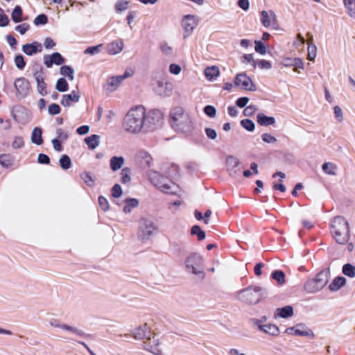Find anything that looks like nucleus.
Listing matches in <instances>:
<instances>
[{
    "mask_svg": "<svg viewBox=\"0 0 355 355\" xmlns=\"http://www.w3.org/2000/svg\"><path fill=\"white\" fill-rule=\"evenodd\" d=\"M163 115L158 110L146 112L142 106H136L130 109L125 115L123 130L130 135H139L152 132L161 127Z\"/></svg>",
    "mask_w": 355,
    "mask_h": 355,
    "instance_id": "f257e3e1",
    "label": "nucleus"
},
{
    "mask_svg": "<svg viewBox=\"0 0 355 355\" xmlns=\"http://www.w3.org/2000/svg\"><path fill=\"white\" fill-rule=\"evenodd\" d=\"M169 122L174 130L188 136L191 135L196 128L192 115L180 106L175 107L171 110Z\"/></svg>",
    "mask_w": 355,
    "mask_h": 355,
    "instance_id": "f03ea898",
    "label": "nucleus"
},
{
    "mask_svg": "<svg viewBox=\"0 0 355 355\" xmlns=\"http://www.w3.org/2000/svg\"><path fill=\"white\" fill-rule=\"evenodd\" d=\"M331 232L337 243L340 245L347 244V250L349 252L353 251L354 245L353 243L349 242L350 227L346 218L340 216L334 218L331 222Z\"/></svg>",
    "mask_w": 355,
    "mask_h": 355,
    "instance_id": "7ed1b4c3",
    "label": "nucleus"
},
{
    "mask_svg": "<svg viewBox=\"0 0 355 355\" xmlns=\"http://www.w3.org/2000/svg\"><path fill=\"white\" fill-rule=\"evenodd\" d=\"M263 288L259 286H250L235 293L236 300L246 304H257L263 295Z\"/></svg>",
    "mask_w": 355,
    "mask_h": 355,
    "instance_id": "20e7f679",
    "label": "nucleus"
},
{
    "mask_svg": "<svg viewBox=\"0 0 355 355\" xmlns=\"http://www.w3.org/2000/svg\"><path fill=\"white\" fill-rule=\"evenodd\" d=\"M147 176L151 183L164 193L175 194L178 191V185L155 171H149Z\"/></svg>",
    "mask_w": 355,
    "mask_h": 355,
    "instance_id": "39448f33",
    "label": "nucleus"
},
{
    "mask_svg": "<svg viewBox=\"0 0 355 355\" xmlns=\"http://www.w3.org/2000/svg\"><path fill=\"white\" fill-rule=\"evenodd\" d=\"M203 258L197 253L189 254L185 260V267L188 272L198 276L203 279L205 276L203 268Z\"/></svg>",
    "mask_w": 355,
    "mask_h": 355,
    "instance_id": "423d86ee",
    "label": "nucleus"
},
{
    "mask_svg": "<svg viewBox=\"0 0 355 355\" xmlns=\"http://www.w3.org/2000/svg\"><path fill=\"white\" fill-rule=\"evenodd\" d=\"M156 230V227L152 220L141 218L139 222L138 238L143 241H147L155 234Z\"/></svg>",
    "mask_w": 355,
    "mask_h": 355,
    "instance_id": "0eeeda50",
    "label": "nucleus"
},
{
    "mask_svg": "<svg viewBox=\"0 0 355 355\" xmlns=\"http://www.w3.org/2000/svg\"><path fill=\"white\" fill-rule=\"evenodd\" d=\"M49 324L51 327L59 329L69 334H72L80 338H83L86 336L85 333L83 330L74 326H71L68 324L62 322L58 319L51 318L49 321Z\"/></svg>",
    "mask_w": 355,
    "mask_h": 355,
    "instance_id": "6e6552de",
    "label": "nucleus"
},
{
    "mask_svg": "<svg viewBox=\"0 0 355 355\" xmlns=\"http://www.w3.org/2000/svg\"><path fill=\"white\" fill-rule=\"evenodd\" d=\"M234 85L241 89L254 92L257 87L252 78L245 73H238L234 81Z\"/></svg>",
    "mask_w": 355,
    "mask_h": 355,
    "instance_id": "1a4fd4ad",
    "label": "nucleus"
},
{
    "mask_svg": "<svg viewBox=\"0 0 355 355\" xmlns=\"http://www.w3.org/2000/svg\"><path fill=\"white\" fill-rule=\"evenodd\" d=\"M261 24L266 27H272L275 30H279V25L277 19V15L275 12L272 10H263L261 12Z\"/></svg>",
    "mask_w": 355,
    "mask_h": 355,
    "instance_id": "9d476101",
    "label": "nucleus"
},
{
    "mask_svg": "<svg viewBox=\"0 0 355 355\" xmlns=\"http://www.w3.org/2000/svg\"><path fill=\"white\" fill-rule=\"evenodd\" d=\"M131 76L130 73L125 71L123 75L112 76L107 78L104 89L107 92H113L117 89L121 83L128 77Z\"/></svg>",
    "mask_w": 355,
    "mask_h": 355,
    "instance_id": "9b49d317",
    "label": "nucleus"
},
{
    "mask_svg": "<svg viewBox=\"0 0 355 355\" xmlns=\"http://www.w3.org/2000/svg\"><path fill=\"white\" fill-rule=\"evenodd\" d=\"M199 19L197 16L193 15H187L184 16L182 20V26L187 33L185 37L189 36L194 29L198 26Z\"/></svg>",
    "mask_w": 355,
    "mask_h": 355,
    "instance_id": "f8f14e48",
    "label": "nucleus"
},
{
    "mask_svg": "<svg viewBox=\"0 0 355 355\" xmlns=\"http://www.w3.org/2000/svg\"><path fill=\"white\" fill-rule=\"evenodd\" d=\"M144 349L154 355H162V345L159 340L155 337L148 338L143 343Z\"/></svg>",
    "mask_w": 355,
    "mask_h": 355,
    "instance_id": "ddd939ff",
    "label": "nucleus"
},
{
    "mask_svg": "<svg viewBox=\"0 0 355 355\" xmlns=\"http://www.w3.org/2000/svg\"><path fill=\"white\" fill-rule=\"evenodd\" d=\"M155 92L162 96H169L172 94L173 86L166 80H158L154 86Z\"/></svg>",
    "mask_w": 355,
    "mask_h": 355,
    "instance_id": "4468645a",
    "label": "nucleus"
},
{
    "mask_svg": "<svg viewBox=\"0 0 355 355\" xmlns=\"http://www.w3.org/2000/svg\"><path fill=\"white\" fill-rule=\"evenodd\" d=\"M14 85L17 95L24 97L28 94L30 90V83L26 78H19L16 79Z\"/></svg>",
    "mask_w": 355,
    "mask_h": 355,
    "instance_id": "2eb2a0df",
    "label": "nucleus"
},
{
    "mask_svg": "<svg viewBox=\"0 0 355 355\" xmlns=\"http://www.w3.org/2000/svg\"><path fill=\"white\" fill-rule=\"evenodd\" d=\"M135 161L142 167H150L153 162V158L146 150H139L135 155Z\"/></svg>",
    "mask_w": 355,
    "mask_h": 355,
    "instance_id": "dca6fc26",
    "label": "nucleus"
},
{
    "mask_svg": "<svg viewBox=\"0 0 355 355\" xmlns=\"http://www.w3.org/2000/svg\"><path fill=\"white\" fill-rule=\"evenodd\" d=\"M124 49V42L121 39L114 40L106 46V51L109 55H114L120 53Z\"/></svg>",
    "mask_w": 355,
    "mask_h": 355,
    "instance_id": "f3484780",
    "label": "nucleus"
},
{
    "mask_svg": "<svg viewBox=\"0 0 355 355\" xmlns=\"http://www.w3.org/2000/svg\"><path fill=\"white\" fill-rule=\"evenodd\" d=\"M285 333L288 335L305 336L309 335V329L303 324H298L295 327L287 328Z\"/></svg>",
    "mask_w": 355,
    "mask_h": 355,
    "instance_id": "a211bd4d",
    "label": "nucleus"
},
{
    "mask_svg": "<svg viewBox=\"0 0 355 355\" xmlns=\"http://www.w3.org/2000/svg\"><path fill=\"white\" fill-rule=\"evenodd\" d=\"M64 59L60 53L55 52L50 55H45L44 58V63L46 67L50 68L53 64L60 65L63 64Z\"/></svg>",
    "mask_w": 355,
    "mask_h": 355,
    "instance_id": "6ab92c4d",
    "label": "nucleus"
},
{
    "mask_svg": "<svg viewBox=\"0 0 355 355\" xmlns=\"http://www.w3.org/2000/svg\"><path fill=\"white\" fill-rule=\"evenodd\" d=\"M294 315L293 306L288 305L282 308H277L274 312L273 317L275 319L278 318H288Z\"/></svg>",
    "mask_w": 355,
    "mask_h": 355,
    "instance_id": "aec40b11",
    "label": "nucleus"
},
{
    "mask_svg": "<svg viewBox=\"0 0 355 355\" xmlns=\"http://www.w3.org/2000/svg\"><path fill=\"white\" fill-rule=\"evenodd\" d=\"M34 78L37 83V92L42 96H45L47 94V89L46 84L44 82V73L42 71H37L34 73Z\"/></svg>",
    "mask_w": 355,
    "mask_h": 355,
    "instance_id": "412c9836",
    "label": "nucleus"
},
{
    "mask_svg": "<svg viewBox=\"0 0 355 355\" xmlns=\"http://www.w3.org/2000/svg\"><path fill=\"white\" fill-rule=\"evenodd\" d=\"M150 333V329L146 323L139 326L131 331V334L135 339L143 340Z\"/></svg>",
    "mask_w": 355,
    "mask_h": 355,
    "instance_id": "4be33fe9",
    "label": "nucleus"
},
{
    "mask_svg": "<svg viewBox=\"0 0 355 355\" xmlns=\"http://www.w3.org/2000/svg\"><path fill=\"white\" fill-rule=\"evenodd\" d=\"M328 282V275L325 271L320 272L314 278L313 284L315 291H319Z\"/></svg>",
    "mask_w": 355,
    "mask_h": 355,
    "instance_id": "5701e85b",
    "label": "nucleus"
},
{
    "mask_svg": "<svg viewBox=\"0 0 355 355\" xmlns=\"http://www.w3.org/2000/svg\"><path fill=\"white\" fill-rule=\"evenodd\" d=\"M239 164V161L236 157L232 155H230L227 157L226 165L227 170L231 175H235L239 171L237 168Z\"/></svg>",
    "mask_w": 355,
    "mask_h": 355,
    "instance_id": "b1692460",
    "label": "nucleus"
},
{
    "mask_svg": "<svg viewBox=\"0 0 355 355\" xmlns=\"http://www.w3.org/2000/svg\"><path fill=\"white\" fill-rule=\"evenodd\" d=\"M22 50L28 55H32L42 51V46L40 43L35 42L31 44H26L23 46Z\"/></svg>",
    "mask_w": 355,
    "mask_h": 355,
    "instance_id": "393cba45",
    "label": "nucleus"
},
{
    "mask_svg": "<svg viewBox=\"0 0 355 355\" xmlns=\"http://www.w3.org/2000/svg\"><path fill=\"white\" fill-rule=\"evenodd\" d=\"M207 80L213 82L220 76L219 68L216 66L207 67L204 71Z\"/></svg>",
    "mask_w": 355,
    "mask_h": 355,
    "instance_id": "a878e982",
    "label": "nucleus"
},
{
    "mask_svg": "<svg viewBox=\"0 0 355 355\" xmlns=\"http://www.w3.org/2000/svg\"><path fill=\"white\" fill-rule=\"evenodd\" d=\"M123 211L128 214L139 206V202L137 198H126L123 201Z\"/></svg>",
    "mask_w": 355,
    "mask_h": 355,
    "instance_id": "bb28decb",
    "label": "nucleus"
},
{
    "mask_svg": "<svg viewBox=\"0 0 355 355\" xmlns=\"http://www.w3.org/2000/svg\"><path fill=\"white\" fill-rule=\"evenodd\" d=\"M79 98V94L75 91H73L69 94L64 95L60 103L63 106L69 107L71 105V102H78Z\"/></svg>",
    "mask_w": 355,
    "mask_h": 355,
    "instance_id": "cd10ccee",
    "label": "nucleus"
},
{
    "mask_svg": "<svg viewBox=\"0 0 355 355\" xmlns=\"http://www.w3.org/2000/svg\"><path fill=\"white\" fill-rule=\"evenodd\" d=\"M125 159L122 156H114L110 160V166L112 171H117L124 164Z\"/></svg>",
    "mask_w": 355,
    "mask_h": 355,
    "instance_id": "c85d7f7f",
    "label": "nucleus"
},
{
    "mask_svg": "<svg viewBox=\"0 0 355 355\" xmlns=\"http://www.w3.org/2000/svg\"><path fill=\"white\" fill-rule=\"evenodd\" d=\"M347 280L343 277H337L334 279L331 283L329 285V288L331 291H337L343 286L345 285Z\"/></svg>",
    "mask_w": 355,
    "mask_h": 355,
    "instance_id": "c756f323",
    "label": "nucleus"
},
{
    "mask_svg": "<svg viewBox=\"0 0 355 355\" xmlns=\"http://www.w3.org/2000/svg\"><path fill=\"white\" fill-rule=\"evenodd\" d=\"M259 329L271 336H277L279 334V329L278 327L272 324H266L259 326Z\"/></svg>",
    "mask_w": 355,
    "mask_h": 355,
    "instance_id": "7c9ffc66",
    "label": "nucleus"
},
{
    "mask_svg": "<svg viewBox=\"0 0 355 355\" xmlns=\"http://www.w3.org/2000/svg\"><path fill=\"white\" fill-rule=\"evenodd\" d=\"M257 123L260 125L268 126L275 123V119L272 116H268L262 113L257 114Z\"/></svg>",
    "mask_w": 355,
    "mask_h": 355,
    "instance_id": "2f4dec72",
    "label": "nucleus"
},
{
    "mask_svg": "<svg viewBox=\"0 0 355 355\" xmlns=\"http://www.w3.org/2000/svg\"><path fill=\"white\" fill-rule=\"evenodd\" d=\"M343 3L347 15L355 19V0H343Z\"/></svg>",
    "mask_w": 355,
    "mask_h": 355,
    "instance_id": "473e14b6",
    "label": "nucleus"
},
{
    "mask_svg": "<svg viewBox=\"0 0 355 355\" xmlns=\"http://www.w3.org/2000/svg\"><path fill=\"white\" fill-rule=\"evenodd\" d=\"M99 139L100 137L98 135H92L89 137H86L85 139V141L87 144L89 149L94 150L99 145Z\"/></svg>",
    "mask_w": 355,
    "mask_h": 355,
    "instance_id": "72a5a7b5",
    "label": "nucleus"
},
{
    "mask_svg": "<svg viewBox=\"0 0 355 355\" xmlns=\"http://www.w3.org/2000/svg\"><path fill=\"white\" fill-rule=\"evenodd\" d=\"M42 130L40 128H35L32 132L31 141L37 145H41L43 143L42 137Z\"/></svg>",
    "mask_w": 355,
    "mask_h": 355,
    "instance_id": "f704fd0d",
    "label": "nucleus"
},
{
    "mask_svg": "<svg viewBox=\"0 0 355 355\" xmlns=\"http://www.w3.org/2000/svg\"><path fill=\"white\" fill-rule=\"evenodd\" d=\"M322 171L328 175H336L337 166L335 164L331 162H325L322 166Z\"/></svg>",
    "mask_w": 355,
    "mask_h": 355,
    "instance_id": "c9c22d12",
    "label": "nucleus"
},
{
    "mask_svg": "<svg viewBox=\"0 0 355 355\" xmlns=\"http://www.w3.org/2000/svg\"><path fill=\"white\" fill-rule=\"evenodd\" d=\"M342 272L345 275L350 278H354L355 277V266L351 263L344 264L342 268Z\"/></svg>",
    "mask_w": 355,
    "mask_h": 355,
    "instance_id": "e433bc0d",
    "label": "nucleus"
},
{
    "mask_svg": "<svg viewBox=\"0 0 355 355\" xmlns=\"http://www.w3.org/2000/svg\"><path fill=\"white\" fill-rule=\"evenodd\" d=\"M11 18L15 23L22 21V9L19 6H16L12 10Z\"/></svg>",
    "mask_w": 355,
    "mask_h": 355,
    "instance_id": "4c0bfd02",
    "label": "nucleus"
},
{
    "mask_svg": "<svg viewBox=\"0 0 355 355\" xmlns=\"http://www.w3.org/2000/svg\"><path fill=\"white\" fill-rule=\"evenodd\" d=\"M130 2L127 0H119L115 4L116 12L121 13L129 8Z\"/></svg>",
    "mask_w": 355,
    "mask_h": 355,
    "instance_id": "58836bf2",
    "label": "nucleus"
},
{
    "mask_svg": "<svg viewBox=\"0 0 355 355\" xmlns=\"http://www.w3.org/2000/svg\"><path fill=\"white\" fill-rule=\"evenodd\" d=\"M80 177L82 180L85 182V184H87L89 187H92L94 186L95 180L90 173L83 172L80 175Z\"/></svg>",
    "mask_w": 355,
    "mask_h": 355,
    "instance_id": "ea45409f",
    "label": "nucleus"
},
{
    "mask_svg": "<svg viewBox=\"0 0 355 355\" xmlns=\"http://www.w3.org/2000/svg\"><path fill=\"white\" fill-rule=\"evenodd\" d=\"M121 182L128 184L131 180L130 169L128 167L123 168L121 171Z\"/></svg>",
    "mask_w": 355,
    "mask_h": 355,
    "instance_id": "a19ab883",
    "label": "nucleus"
},
{
    "mask_svg": "<svg viewBox=\"0 0 355 355\" xmlns=\"http://www.w3.org/2000/svg\"><path fill=\"white\" fill-rule=\"evenodd\" d=\"M60 166L64 170H67L71 166V161L67 155H63L59 160Z\"/></svg>",
    "mask_w": 355,
    "mask_h": 355,
    "instance_id": "79ce46f5",
    "label": "nucleus"
},
{
    "mask_svg": "<svg viewBox=\"0 0 355 355\" xmlns=\"http://www.w3.org/2000/svg\"><path fill=\"white\" fill-rule=\"evenodd\" d=\"M55 87L59 92H64L68 90L69 85L67 80L61 78L58 80Z\"/></svg>",
    "mask_w": 355,
    "mask_h": 355,
    "instance_id": "37998d69",
    "label": "nucleus"
},
{
    "mask_svg": "<svg viewBox=\"0 0 355 355\" xmlns=\"http://www.w3.org/2000/svg\"><path fill=\"white\" fill-rule=\"evenodd\" d=\"M191 233L198 236V240L201 241L205 238V232L202 230L200 226L194 225L191 230Z\"/></svg>",
    "mask_w": 355,
    "mask_h": 355,
    "instance_id": "c03bdc74",
    "label": "nucleus"
},
{
    "mask_svg": "<svg viewBox=\"0 0 355 355\" xmlns=\"http://www.w3.org/2000/svg\"><path fill=\"white\" fill-rule=\"evenodd\" d=\"M272 277L279 284H283L285 282V275L281 270H275L272 273Z\"/></svg>",
    "mask_w": 355,
    "mask_h": 355,
    "instance_id": "a18cd8bd",
    "label": "nucleus"
},
{
    "mask_svg": "<svg viewBox=\"0 0 355 355\" xmlns=\"http://www.w3.org/2000/svg\"><path fill=\"white\" fill-rule=\"evenodd\" d=\"M60 73L67 76L71 80H73V69L69 66H62L60 68Z\"/></svg>",
    "mask_w": 355,
    "mask_h": 355,
    "instance_id": "49530a36",
    "label": "nucleus"
},
{
    "mask_svg": "<svg viewBox=\"0 0 355 355\" xmlns=\"http://www.w3.org/2000/svg\"><path fill=\"white\" fill-rule=\"evenodd\" d=\"M241 125L243 128L250 132L254 131L255 128L254 123L252 120L248 119L241 120Z\"/></svg>",
    "mask_w": 355,
    "mask_h": 355,
    "instance_id": "de8ad7c7",
    "label": "nucleus"
},
{
    "mask_svg": "<svg viewBox=\"0 0 355 355\" xmlns=\"http://www.w3.org/2000/svg\"><path fill=\"white\" fill-rule=\"evenodd\" d=\"M0 164L4 167H9L12 164V159L10 155H1L0 156Z\"/></svg>",
    "mask_w": 355,
    "mask_h": 355,
    "instance_id": "09e8293b",
    "label": "nucleus"
},
{
    "mask_svg": "<svg viewBox=\"0 0 355 355\" xmlns=\"http://www.w3.org/2000/svg\"><path fill=\"white\" fill-rule=\"evenodd\" d=\"M122 193V188L119 184H115L111 189L112 196L114 198H119L121 197Z\"/></svg>",
    "mask_w": 355,
    "mask_h": 355,
    "instance_id": "8fccbe9b",
    "label": "nucleus"
},
{
    "mask_svg": "<svg viewBox=\"0 0 355 355\" xmlns=\"http://www.w3.org/2000/svg\"><path fill=\"white\" fill-rule=\"evenodd\" d=\"M255 47L254 49L257 53L261 54V55H265L266 53V49L265 45L263 44L261 41H255Z\"/></svg>",
    "mask_w": 355,
    "mask_h": 355,
    "instance_id": "3c124183",
    "label": "nucleus"
},
{
    "mask_svg": "<svg viewBox=\"0 0 355 355\" xmlns=\"http://www.w3.org/2000/svg\"><path fill=\"white\" fill-rule=\"evenodd\" d=\"M48 21V18L47 17L44 15V14H41V15H37L35 19H34V24L35 26H38V25H44L47 23Z\"/></svg>",
    "mask_w": 355,
    "mask_h": 355,
    "instance_id": "603ef678",
    "label": "nucleus"
},
{
    "mask_svg": "<svg viewBox=\"0 0 355 355\" xmlns=\"http://www.w3.org/2000/svg\"><path fill=\"white\" fill-rule=\"evenodd\" d=\"M258 108L255 105H250L247 106L243 110V114L245 116H252L257 111Z\"/></svg>",
    "mask_w": 355,
    "mask_h": 355,
    "instance_id": "864d4df0",
    "label": "nucleus"
},
{
    "mask_svg": "<svg viewBox=\"0 0 355 355\" xmlns=\"http://www.w3.org/2000/svg\"><path fill=\"white\" fill-rule=\"evenodd\" d=\"M160 50L166 55H170L173 53V48L166 42H163L160 44Z\"/></svg>",
    "mask_w": 355,
    "mask_h": 355,
    "instance_id": "5fc2aeb1",
    "label": "nucleus"
},
{
    "mask_svg": "<svg viewBox=\"0 0 355 355\" xmlns=\"http://www.w3.org/2000/svg\"><path fill=\"white\" fill-rule=\"evenodd\" d=\"M98 204L101 208L104 211H106L110 208V204L108 202V200L107 198H105L103 196H99L98 197Z\"/></svg>",
    "mask_w": 355,
    "mask_h": 355,
    "instance_id": "6e6d98bb",
    "label": "nucleus"
},
{
    "mask_svg": "<svg viewBox=\"0 0 355 355\" xmlns=\"http://www.w3.org/2000/svg\"><path fill=\"white\" fill-rule=\"evenodd\" d=\"M257 67L261 69H270L272 67L270 62L266 60L256 61Z\"/></svg>",
    "mask_w": 355,
    "mask_h": 355,
    "instance_id": "4d7b16f0",
    "label": "nucleus"
},
{
    "mask_svg": "<svg viewBox=\"0 0 355 355\" xmlns=\"http://www.w3.org/2000/svg\"><path fill=\"white\" fill-rule=\"evenodd\" d=\"M204 112L211 118H214L216 115V110L212 105H207L204 107Z\"/></svg>",
    "mask_w": 355,
    "mask_h": 355,
    "instance_id": "13d9d810",
    "label": "nucleus"
},
{
    "mask_svg": "<svg viewBox=\"0 0 355 355\" xmlns=\"http://www.w3.org/2000/svg\"><path fill=\"white\" fill-rule=\"evenodd\" d=\"M242 62H249L252 64L254 69L257 67V62L254 61L252 54H245L242 57Z\"/></svg>",
    "mask_w": 355,
    "mask_h": 355,
    "instance_id": "bf43d9fd",
    "label": "nucleus"
},
{
    "mask_svg": "<svg viewBox=\"0 0 355 355\" xmlns=\"http://www.w3.org/2000/svg\"><path fill=\"white\" fill-rule=\"evenodd\" d=\"M261 139L264 142L268 144H274L277 141L276 137L269 133L262 134Z\"/></svg>",
    "mask_w": 355,
    "mask_h": 355,
    "instance_id": "052dcab7",
    "label": "nucleus"
},
{
    "mask_svg": "<svg viewBox=\"0 0 355 355\" xmlns=\"http://www.w3.org/2000/svg\"><path fill=\"white\" fill-rule=\"evenodd\" d=\"M304 39L300 35H298L297 37L293 41V45L297 49L300 50L304 47Z\"/></svg>",
    "mask_w": 355,
    "mask_h": 355,
    "instance_id": "680f3d73",
    "label": "nucleus"
},
{
    "mask_svg": "<svg viewBox=\"0 0 355 355\" xmlns=\"http://www.w3.org/2000/svg\"><path fill=\"white\" fill-rule=\"evenodd\" d=\"M205 133L207 136V137L209 139L214 140L217 137V132L216 131L211 128H205Z\"/></svg>",
    "mask_w": 355,
    "mask_h": 355,
    "instance_id": "e2e57ef3",
    "label": "nucleus"
},
{
    "mask_svg": "<svg viewBox=\"0 0 355 355\" xmlns=\"http://www.w3.org/2000/svg\"><path fill=\"white\" fill-rule=\"evenodd\" d=\"M181 71H182V68L178 64L173 63L169 65V72L171 74L176 75V76L179 75L181 73Z\"/></svg>",
    "mask_w": 355,
    "mask_h": 355,
    "instance_id": "0e129e2a",
    "label": "nucleus"
},
{
    "mask_svg": "<svg viewBox=\"0 0 355 355\" xmlns=\"http://www.w3.org/2000/svg\"><path fill=\"white\" fill-rule=\"evenodd\" d=\"M102 46V44H99L98 46H89L87 48L84 53L85 54H90V55H95L100 52V48Z\"/></svg>",
    "mask_w": 355,
    "mask_h": 355,
    "instance_id": "69168bd1",
    "label": "nucleus"
},
{
    "mask_svg": "<svg viewBox=\"0 0 355 355\" xmlns=\"http://www.w3.org/2000/svg\"><path fill=\"white\" fill-rule=\"evenodd\" d=\"M48 112L51 115L58 114L60 112V107L58 104L53 103L49 106Z\"/></svg>",
    "mask_w": 355,
    "mask_h": 355,
    "instance_id": "338daca9",
    "label": "nucleus"
},
{
    "mask_svg": "<svg viewBox=\"0 0 355 355\" xmlns=\"http://www.w3.org/2000/svg\"><path fill=\"white\" fill-rule=\"evenodd\" d=\"M228 355H248L243 350L236 348V347H232L230 348L227 352Z\"/></svg>",
    "mask_w": 355,
    "mask_h": 355,
    "instance_id": "774afa93",
    "label": "nucleus"
}]
</instances>
